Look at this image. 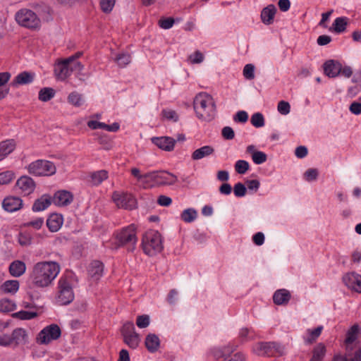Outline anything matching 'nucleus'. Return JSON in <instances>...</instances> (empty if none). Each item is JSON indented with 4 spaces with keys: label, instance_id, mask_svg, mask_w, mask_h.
Here are the masks:
<instances>
[{
    "label": "nucleus",
    "instance_id": "1",
    "mask_svg": "<svg viewBox=\"0 0 361 361\" xmlns=\"http://www.w3.org/2000/svg\"><path fill=\"white\" fill-rule=\"evenodd\" d=\"M60 271V266L52 261L40 262L32 269L30 279L32 284L37 287L44 288L51 283Z\"/></svg>",
    "mask_w": 361,
    "mask_h": 361
},
{
    "label": "nucleus",
    "instance_id": "2",
    "mask_svg": "<svg viewBox=\"0 0 361 361\" xmlns=\"http://www.w3.org/2000/svg\"><path fill=\"white\" fill-rule=\"evenodd\" d=\"M193 108L197 117L200 120L209 121L215 116L216 106L214 99L206 92H200L195 96Z\"/></svg>",
    "mask_w": 361,
    "mask_h": 361
},
{
    "label": "nucleus",
    "instance_id": "3",
    "mask_svg": "<svg viewBox=\"0 0 361 361\" xmlns=\"http://www.w3.org/2000/svg\"><path fill=\"white\" fill-rule=\"evenodd\" d=\"M141 246L148 256H154L164 248L161 235L155 230H149L142 236Z\"/></svg>",
    "mask_w": 361,
    "mask_h": 361
},
{
    "label": "nucleus",
    "instance_id": "4",
    "mask_svg": "<svg viewBox=\"0 0 361 361\" xmlns=\"http://www.w3.org/2000/svg\"><path fill=\"white\" fill-rule=\"evenodd\" d=\"M252 351L259 356H282L285 347L275 342H258L252 345Z\"/></svg>",
    "mask_w": 361,
    "mask_h": 361
},
{
    "label": "nucleus",
    "instance_id": "5",
    "mask_svg": "<svg viewBox=\"0 0 361 361\" xmlns=\"http://www.w3.org/2000/svg\"><path fill=\"white\" fill-rule=\"evenodd\" d=\"M15 19L18 25L30 30H37L41 26L39 18L34 11L28 8L18 11L15 14Z\"/></svg>",
    "mask_w": 361,
    "mask_h": 361
},
{
    "label": "nucleus",
    "instance_id": "6",
    "mask_svg": "<svg viewBox=\"0 0 361 361\" xmlns=\"http://www.w3.org/2000/svg\"><path fill=\"white\" fill-rule=\"evenodd\" d=\"M73 299L74 293L71 279L66 276L61 277L58 283L57 303L61 305H66L70 304Z\"/></svg>",
    "mask_w": 361,
    "mask_h": 361
},
{
    "label": "nucleus",
    "instance_id": "7",
    "mask_svg": "<svg viewBox=\"0 0 361 361\" xmlns=\"http://www.w3.org/2000/svg\"><path fill=\"white\" fill-rule=\"evenodd\" d=\"M28 172L37 176H48L56 173L55 164L48 160L38 159L30 163L27 166Z\"/></svg>",
    "mask_w": 361,
    "mask_h": 361
},
{
    "label": "nucleus",
    "instance_id": "8",
    "mask_svg": "<svg viewBox=\"0 0 361 361\" xmlns=\"http://www.w3.org/2000/svg\"><path fill=\"white\" fill-rule=\"evenodd\" d=\"M61 331L57 324H53L44 328L37 335V342L39 344H48L51 341L58 339Z\"/></svg>",
    "mask_w": 361,
    "mask_h": 361
},
{
    "label": "nucleus",
    "instance_id": "9",
    "mask_svg": "<svg viewBox=\"0 0 361 361\" xmlns=\"http://www.w3.org/2000/svg\"><path fill=\"white\" fill-rule=\"evenodd\" d=\"M112 200L118 208L132 210L135 206V199L131 193L115 191Z\"/></svg>",
    "mask_w": 361,
    "mask_h": 361
},
{
    "label": "nucleus",
    "instance_id": "10",
    "mask_svg": "<svg viewBox=\"0 0 361 361\" xmlns=\"http://www.w3.org/2000/svg\"><path fill=\"white\" fill-rule=\"evenodd\" d=\"M154 175L156 187L174 185L178 181L176 175L166 171H154Z\"/></svg>",
    "mask_w": 361,
    "mask_h": 361
},
{
    "label": "nucleus",
    "instance_id": "11",
    "mask_svg": "<svg viewBox=\"0 0 361 361\" xmlns=\"http://www.w3.org/2000/svg\"><path fill=\"white\" fill-rule=\"evenodd\" d=\"M137 186L144 189L156 187L154 171L142 173L137 169Z\"/></svg>",
    "mask_w": 361,
    "mask_h": 361
},
{
    "label": "nucleus",
    "instance_id": "12",
    "mask_svg": "<svg viewBox=\"0 0 361 361\" xmlns=\"http://www.w3.org/2000/svg\"><path fill=\"white\" fill-rule=\"evenodd\" d=\"M54 73L58 79L66 80L72 73L71 62L67 59L59 61L55 65Z\"/></svg>",
    "mask_w": 361,
    "mask_h": 361
},
{
    "label": "nucleus",
    "instance_id": "13",
    "mask_svg": "<svg viewBox=\"0 0 361 361\" xmlns=\"http://www.w3.org/2000/svg\"><path fill=\"white\" fill-rule=\"evenodd\" d=\"M343 281L349 288L361 293V275L348 273L343 277Z\"/></svg>",
    "mask_w": 361,
    "mask_h": 361
},
{
    "label": "nucleus",
    "instance_id": "14",
    "mask_svg": "<svg viewBox=\"0 0 361 361\" xmlns=\"http://www.w3.org/2000/svg\"><path fill=\"white\" fill-rule=\"evenodd\" d=\"M333 361H361V345L345 351L344 355H336Z\"/></svg>",
    "mask_w": 361,
    "mask_h": 361
},
{
    "label": "nucleus",
    "instance_id": "15",
    "mask_svg": "<svg viewBox=\"0 0 361 361\" xmlns=\"http://www.w3.org/2000/svg\"><path fill=\"white\" fill-rule=\"evenodd\" d=\"M117 239L121 245H124L129 242H135V226L133 224L124 228L118 235Z\"/></svg>",
    "mask_w": 361,
    "mask_h": 361
},
{
    "label": "nucleus",
    "instance_id": "16",
    "mask_svg": "<svg viewBox=\"0 0 361 361\" xmlns=\"http://www.w3.org/2000/svg\"><path fill=\"white\" fill-rule=\"evenodd\" d=\"M121 331L124 342L130 348H134L135 345V333L133 324L132 322L125 324Z\"/></svg>",
    "mask_w": 361,
    "mask_h": 361
},
{
    "label": "nucleus",
    "instance_id": "17",
    "mask_svg": "<svg viewBox=\"0 0 361 361\" xmlns=\"http://www.w3.org/2000/svg\"><path fill=\"white\" fill-rule=\"evenodd\" d=\"M73 195L70 192L60 190L54 194L52 201L57 206H67L73 202Z\"/></svg>",
    "mask_w": 361,
    "mask_h": 361
},
{
    "label": "nucleus",
    "instance_id": "18",
    "mask_svg": "<svg viewBox=\"0 0 361 361\" xmlns=\"http://www.w3.org/2000/svg\"><path fill=\"white\" fill-rule=\"evenodd\" d=\"M152 142L159 148L170 152L173 149L176 140L171 137H157L152 139Z\"/></svg>",
    "mask_w": 361,
    "mask_h": 361
},
{
    "label": "nucleus",
    "instance_id": "19",
    "mask_svg": "<svg viewBox=\"0 0 361 361\" xmlns=\"http://www.w3.org/2000/svg\"><path fill=\"white\" fill-rule=\"evenodd\" d=\"M358 331V326L354 325L347 332L346 338L345 340V351L353 349L355 346H361L356 342Z\"/></svg>",
    "mask_w": 361,
    "mask_h": 361
},
{
    "label": "nucleus",
    "instance_id": "20",
    "mask_svg": "<svg viewBox=\"0 0 361 361\" xmlns=\"http://www.w3.org/2000/svg\"><path fill=\"white\" fill-rule=\"evenodd\" d=\"M3 208L8 212H13L19 210L23 206V201L17 197H7L2 202Z\"/></svg>",
    "mask_w": 361,
    "mask_h": 361
},
{
    "label": "nucleus",
    "instance_id": "21",
    "mask_svg": "<svg viewBox=\"0 0 361 361\" xmlns=\"http://www.w3.org/2000/svg\"><path fill=\"white\" fill-rule=\"evenodd\" d=\"M16 185L25 195H30L35 188V183L32 178L29 176H21L16 182Z\"/></svg>",
    "mask_w": 361,
    "mask_h": 361
},
{
    "label": "nucleus",
    "instance_id": "22",
    "mask_svg": "<svg viewBox=\"0 0 361 361\" xmlns=\"http://www.w3.org/2000/svg\"><path fill=\"white\" fill-rule=\"evenodd\" d=\"M341 70V63L336 61L329 60L324 64V73L327 76L330 78H335L338 76Z\"/></svg>",
    "mask_w": 361,
    "mask_h": 361
},
{
    "label": "nucleus",
    "instance_id": "23",
    "mask_svg": "<svg viewBox=\"0 0 361 361\" xmlns=\"http://www.w3.org/2000/svg\"><path fill=\"white\" fill-rule=\"evenodd\" d=\"M235 348L233 345L228 344L222 347H216L211 350L212 355L216 360L225 358L231 353H233Z\"/></svg>",
    "mask_w": 361,
    "mask_h": 361
},
{
    "label": "nucleus",
    "instance_id": "24",
    "mask_svg": "<svg viewBox=\"0 0 361 361\" xmlns=\"http://www.w3.org/2000/svg\"><path fill=\"white\" fill-rule=\"evenodd\" d=\"M11 336L13 345L15 347L27 342L28 336L26 331L23 328L15 329Z\"/></svg>",
    "mask_w": 361,
    "mask_h": 361
},
{
    "label": "nucleus",
    "instance_id": "25",
    "mask_svg": "<svg viewBox=\"0 0 361 361\" xmlns=\"http://www.w3.org/2000/svg\"><path fill=\"white\" fill-rule=\"evenodd\" d=\"M35 78V73L23 71L15 78V79L11 82L10 85L13 87H17L19 85H27L31 83Z\"/></svg>",
    "mask_w": 361,
    "mask_h": 361
},
{
    "label": "nucleus",
    "instance_id": "26",
    "mask_svg": "<svg viewBox=\"0 0 361 361\" xmlns=\"http://www.w3.org/2000/svg\"><path fill=\"white\" fill-rule=\"evenodd\" d=\"M276 8L273 4H269L264 8L261 12V20L265 25H270L273 23Z\"/></svg>",
    "mask_w": 361,
    "mask_h": 361
},
{
    "label": "nucleus",
    "instance_id": "27",
    "mask_svg": "<svg viewBox=\"0 0 361 361\" xmlns=\"http://www.w3.org/2000/svg\"><path fill=\"white\" fill-rule=\"evenodd\" d=\"M145 344L149 352L155 353L160 347V339L157 335L149 334L146 336Z\"/></svg>",
    "mask_w": 361,
    "mask_h": 361
},
{
    "label": "nucleus",
    "instance_id": "28",
    "mask_svg": "<svg viewBox=\"0 0 361 361\" xmlns=\"http://www.w3.org/2000/svg\"><path fill=\"white\" fill-rule=\"evenodd\" d=\"M290 299V293L286 289L278 290L273 295L274 302L278 305L287 304Z\"/></svg>",
    "mask_w": 361,
    "mask_h": 361
},
{
    "label": "nucleus",
    "instance_id": "29",
    "mask_svg": "<svg viewBox=\"0 0 361 361\" xmlns=\"http://www.w3.org/2000/svg\"><path fill=\"white\" fill-rule=\"evenodd\" d=\"M104 264L99 261H93L88 269L90 276L94 280H98L102 275Z\"/></svg>",
    "mask_w": 361,
    "mask_h": 361
},
{
    "label": "nucleus",
    "instance_id": "30",
    "mask_svg": "<svg viewBox=\"0 0 361 361\" xmlns=\"http://www.w3.org/2000/svg\"><path fill=\"white\" fill-rule=\"evenodd\" d=\"M214 152V149L212 146L205 145L195 149L192 152L191 157L193 160H200L212 155Z\"/></svg>",
    "mask_w": 361,
    "mask_h": 361
},
{
    "label": "nucleus",
    "instance_id": "31",
    "mask_svg": "<svg viewBox=\"0 0 361 361\" xmlns=\"http://www.w3.org/2000/svg\"><path fill=\"white\" fill-rule=\"evenodd\" d=\"M16 148L13 140H7L0 142V161L11 154Z\"/></svg>",
    "mask_w": 361,
    "mask_h": 361
},
{
    "label": "nucleus",
    "instance_id": "32",
    "mask_svg": "<svg viewBox=\"0 0 361 361\" xmlns=\"http://www.w3.org/2000/svg\"><path fill=\"white\" fill-rule=\"evenodd\" d=\"M26 270V266L24 262L20 260L13 262L9 266V272L14 277L22 276Z\"/></svg>",
    "mask_w": 361,
    "mask_h": 361
},
{
    "label": "nucleus",
    "instance_id": "33",
    "mask_svg": "<svg viewBox=\"0 0 361 361\" xmlns=\"http://www.w3.org/2000/svg\"><path fill=\"white\" fill-rule=\"evenodd\" d=\"M51 203V197L47 195H42L36 200L32 205L34 212H41L46 209Z\"/></svg>",
    "mask_w": 361,
    "mask_h": 361
},
{
    "label": "nucleus",
    "instance_id": "34",
    "mask_svg": "<svg viewBox=\"0 0 361 361\" xmlns=\"http://www.w3.org/2000/svg\"><path fill=\"white\" fill-rule=\"evenodd\" d=\"M62 223V216L56 214L50 215L47 220V226L51 232L57 231L61 226Z\"/></svg>",
    "mask_w": 361,
    "mask_h": 361
},
{
    "label": "nucleus",
    "instance_id": "35",
    "mask_svg": "<svg viewBox=\"0 0 361 361\" xmlns=\"http://www.w3.org/2000/svg\"><path fill=\"white\" fill-rule=\"evenodd\" d=\"M326 352V346L324 343L317 344L312 350V355L310 361H322Z\"/></svg>",
    "mask_w": 361,
    "mask_h": 361
},
{
    "label": "nucleus",
    "instance_id": "36",
    "mask_svg": "<svg viewBox=\"0 0 361 361\" xmlns=\"http://www.w3.org/2000/svg\"><path fill=\"white\" fill-rule=\"evenodd\" d=\"M322 329V326H317L314 329H308L306 331L305 336H304L305 343L310 344L316 341V339L321 335Z\"/></svg>",
    "mask_w": 361,
    "mask_h": 361
},
{
    "label": "nucleus",
    "instance_id": "37",
    "mask_svg": "<svg viewBox=\"0 0 361 361\" xmlns=\"http://www.w3.org/2000/svg\"><path fill=\"white\" fill-rule=\"evenodd\" d=\"M348 24V18L347 17L336 18L333 24L332 29L336 33H341L345 30Z\"/></svg>",
    "mask_w": 361,
    "mask_h": 361
},
{
    "label": "nucleus",
    "instance_id": "38",
    "mask_svg": "<svg viewBox=\"0 0 361 361\" xmlns=\"http://www.w3.org/2000/svg\"><path fill=\"white\" fill-rule=\"evenodd\" d=\"M1 288L6 293H15L19 289V281L18 280L6 281L1 285Z\"/></svg>",
    "mask_w": 361,
    "mask_h": 361
},
{
    "label": "nucleus",
    "instance_id": "39",
    "mask_svg": "<svg viewBox=\"0 0 361 361\" xmlns=\"http://www.w3.org/2000/svg\"><path fill=\"white\" fill-rule=\"evenodd\" d=\"M239 337L243 342H246L255 339L257 337V334L253 329L244 327L240 329Z\"/></svg>",
    "mask_w": 361,
    "mask_h": 361
},
{
    "label": "nucleus",
    "instance_id": "40",
    "mask_svg": "<svg viewBox=\"0 0 361 361\" xmlns=\"http://www.w3.org/2000/svg\"><path fill=\"white\" fill-rule=\"evenodd\" d=\"M197 217V212L193 208L184 209L180 214V219L185 223H192Z\"/></svg>",
    "mask_w": 361,
    "mask_h": 361
},
{
    "label": "nucleus",
    "instance_id": "41",
    "mask_svg": "<svg viewBox=\"0 0 361 361\" xmlns=\"http://www.w3.org/2000/svg\"><path fill=\"white\" fill-rule=\"evenodd\" d=\"M55 95V90L51 87L42 88L39 92V99L42 102H48Z\"/></svg>",
    "mask_w": 361,
    "mask_h": 361
},
{
    "label": "nucleus",
    "instance_id": "42",
    "mask_svg": "<svg viewBox=\"0 0 361 361\" xmlns=\"http://www.w3.org/2000/svg\"><path fill=\"white\" fill-rule=\"evenodd\" d=\"M37 316V313L35 311H25L21 310L18 312L12 314L13 318L19 319L21 320H28L35 318Z\"/></svg>",
    "mask_w": 361,
    "mask_h": 361
},
{
    "label": "nucleus",
    "instance_id": "43",
    "mask_svg": "<svg viewBox=\"0 0 361 361\" xmlns=\"http://www.w3.org/2000/svg\"><path fill=\"white\" fill-rule=\"evenodd\" d=\"M16 307V303L8 298H3L0 300V312H8L13 311Z\"/></svg>",
    "mask_w": 361,
    "mask_h": 361
},
{
    "label": "nucleus",
    "instance_id": "44",
    "mask_svg": "<svg viewBox=\"0 0 361 361\" xmlns=\"http://www.w3.org/2000/svg\"><path fill=\"white\" fill-rule=\"evenodd\" d=\"M108 178V173L105 170H100L96 172H94L91 175L92 182L94 185L100 184L103 180H106Z\"/></svg>",
    "mask_w": 361,
    "mask_h": 361
},
{
    "label": "nucleus",
    "instance_id": "45",
    "mask_svg": "<svg viewBox=\"0 0 361 361\" xmlns=\"http://www.w3.org/2000/svg\"><path fill=\"white\" fill-rule=\"evenodd\" d=\"M68 101L75 106H80L84 103L82 95L77 92H71L68 97Z\"/></svg>",
    "mask_w": 361,
    "mask_h": 361
},
{
    "label": "nucleus",
    "instance_id": "46",
    "mask_svg": "<svg viewBox=\"0 0 361 361\" xmlns=\"http://www.w3.org/2000/svg\"><path fill=\"white\" fill-rule=\"evenodd\" d=\"M251 123L256 128H261L264 126V118L261 113L254 114L250 119Z\"/></svg>",
    "mask_w": 361,
    "mask_h": 361
},
{
    "label": "nucleus",
    "instance_id": "47",
    "mask_svg": "<svg viewBox=\"0 0 361 361\" xmlns=\"http://www.w3.org/2000/svg\"><path fill=\"white\" fill-rule=\"evenodd\" d=\"M115 61L119 66L124 67L130 62V56L125 53H121L116 56Z\"/></svg>",
    "mask_w": 361,
    "mask_h": 361
},
{
    "label": "nucleus",
    "instance_id": "48",
    "mask_svg": "<svg viewBox=\"0 0 361 361\" xmlns=\"http://www.w3.org/2000/svg\"><path fill=\"white\" fill-rule=\"evenodd\" d=\"M204 55L200 51H196L188 56V62L191 64L201 63L204 61Z\"/></svg>",
    "mask_w": 361,
    "mask_h": 361
},
{
    "label": "nucleus",
    "instance_id": "49",
    "mask_svg": "<svg viewBox=\"0 0 361 361\" xmlns=\"http://www.w3.org/2000/svg\"><path fill=\"white\" fill-rule=\"evenodd\" d=\"M249 163L245 160H238L235 162V169L239 174H245L249 169Z\"/></svg>",
    "mask_w": 361,
    "mask_h": 361
},
{
    "label": "nucleus",
    "instance_id": "50",
    "mask_svg": "<svg viewBox=\"0 0 361 361\" xmlns=\"http://www.w3.org/2000/svg\"><path fill=\"white\" fill-rule=\"evenodd\" d=\"M252 159L255 164H262L267 161V156L264 152L262 151H257L253 154V156H252Z\"/></svg>",
    "mask_w": 361,
    "mask_h": 361
},
{
    "label": "nucleus",
    "instance_id": "51",
    "mask_svg": "<svg viewBox=\"0 0 361 361\" xmlns=\"http://www.w3.org/2000/svg\"><path fill=\"white\" fill-rule=\"evenodd\" d=\"M150 324V317L148 314L137 317V326L141 329L147 327Z\"/></svg>",
    "mask_w": 361,
    "mask_h": 361
},
{
    "label": "nucleus",
    "instance_id": "52",
    "mask_svg": "<svg viewBox=\"0 0 361 361\" xmlns=\"http://www.w3.org/2000/svg\"><path fill=\"white\" fill-rule=\"evenodd\" d=\"M247 188L242 183H237L233 187V192L235 197H242L246 195Z\"/></svg>",
    "mask_w": 361,
    "mask_h": 361
},
{
    "label": "nucleus",
    "instance_id": "53",
    "mask_svg": "<svg viewBox=\"0 0 361 361\" xmlns=\"http://www.w3.org/2000/svg\"><path fill=\"white\" fill-rule=\"evenodd\" d=\"M115 2L116 0H101V9L102 10L103 12L108 13L112 11L115 5Z\"/></svg>",
    "mask_w": 361,
    "mask_h": 361
},
{
    "label": "nucleus",
    "instance_id": "54",
    "mask_svg": "<svg viewBox=\"0 0 361 361\" xmlns=\"http://www.w3.org/2000/svg\"><path fill=\"white\" fill-rule=\"evenodd\" d=\"M14 178V173L12 171H7L0 173V185L9 183Z\"/></svg>",
    "mask_w": 361,
    "mask_h": 361
},
{
    "label": "nucleus",
    "instance_id": "55",
    "mask_svg": "<svg viewBox=\"0 0 361 361\" xmlns=\"http://www.w3.org/2000/svg\"><path fill=\"white\" fill-rule=\"evenodd\" d=\"M319 173L316 169H309L304 173V178L308 182H312L317 179Z\"/></svg>",
    "mask_w": 361,
    "mask_h": 361
},
{
    "label": "nucleus",
    "instance_id": "56",
    "mask_svg": "<svg viewBox=\"0 0 361 361\" xmlns=\"http://www.w3.org/2000/svg\"><path fill=\"white\" fill-rule=\"evenodd\" d=\"M243 75L246 79L252 80L255 78V66L248 63L244 66Z\"/></svg>",
    "mask_w": 361,
    "mask_h": 361
},
{
    "label": "nucleus",
    "instance_id": "57",
    "mask_svg": "<svg viewBox=\"0 0 361 361\" xmlns=\"http://www.w3.org/2000/svg\"><path fill=\"white\" fill-rule=\"evenodd\" d=\"M278 111L282 115H287L290 113V106L288 102L281 101L277 106Z\"/></svg>",
    "mask_w": 361,
    "mask_h": 361
},
{
    "label": "nucleus",
    "instance_id": "58",
    "mask_svg": "<svg viewBox=\"0 0 361 361\" xmlns=\"http://www.w3.org/2000/svg\"><path fill=\"white\" fill-rule=\"evenodd\" d=\"M175 20L172 18H161L159 21V25L164 30L170 29L173 27Z\"/></svg>",
    "mask_w": 361,
    "mask_h": 361
},
{
    "label": "nucleus",
    "instance_id": "59",
    "mask_svg": "<svg viewBox=\"0 0 361 361\" xmlns=\"http://www.w3.org/2000/svg\"><path fill=\"white\" fill-rule=\"evenodd\" d=\"M248 120V114L245 111H239L233 116V121L237 123H245Z\"/></svg>",
    "mask_w": 361,
    "mask_h": 361
},
{
    "label": "nucleus",
    "instance_id": "60",
    "mask_svg": "<svg viewBox=\"0 0 361 361\" xmlns=\"http://www.w3.org/2000/svg\"><path fill=\"white\" fill-rule=\"evenodd\" d=\"M163 116L170 121H176L178 119L177 113L172 109H164L162 111Z\"/></svg>",
    "mask_w": 361,
    "mask_h": 361
},
{
    "label": "nucleus",
    "instance_id": "61",
    "mask_svg": "<svg viewBox=\"0 0 361 361\" xmlns=\"http://www.w3.org/2000/svg\"><path fill=\"white\" fill-rule=\"evenodd\" d=\"M265 236L262 232H257L252 236L253 243L257 245L260 246L264 243Z\"/></svg>",
    "mask_w": 361,
    "mask_h": 361
},
{
    "label": "nucleus",
    "instance_id": "62",
    "mask_svg": "<svg viewBox=\"0 0 361 361\" xmlns=\"http://www.w3.org/2000/svg\"><path fill=\"white\" fill-rule=\"evenodd\" d=\"M221 134H222V136L226 140H232L235 137V133H234L233 130L229 126H226V127L223 128V129L221 130Z\"/></svg>",
    "mask_w": 361,
    "mask_h": 361
},
{
    "label": "nucleus",
    "instance_id": "63",
    "mask_svg": "<svg viewBox=\"0 0 361 361\" xmlns=\"http://www.w3.org/2000/svg\"><path fill=\"white\" fill-rule=\"evenodd\" d=\"M222 361H245V356L242 353H236L231 356L228 355Z\"/></svg>",
    "mask_w": 361,
    "mask_h": 361
},
{
    "label": "nucleus",
    "instance_id": "64",
    "mask_svg": "<svg viewBox=\"0 0 361 361\" xmlns=\"http://www.w3.org/2000/svg\"><path fill=\"white\" fill-rule=\"evenodd\" d=\"M350 111L355 114V115H359L361 114V103L354 102H353L350 107H349Z\"/></svg>",
    "mask_w": 361,
    "mask_h": 361
}]
</instances>
